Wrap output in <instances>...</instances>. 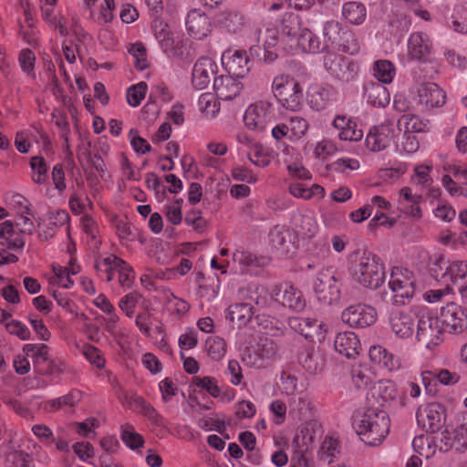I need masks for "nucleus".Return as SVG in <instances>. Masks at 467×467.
Returning <instances> with one entry per match:
<instances>
[{"label":"nucleus","mask_w":467,"mask_h":467,"mask_svg":"<svg viewBox=\"0 0 467 467\" xmlns=\"http://www.w3.org/2000/svg\"><path fill=\"white\" fill-rule=\"evenodd\" d=\"M444 410L442 405L437 402L420 407L416 412V420L426 431L436 432L442 426Z\"/></svg>","instance_id":"nucleus-20"},{"label":"nucleus","mask_w":467,"mask_h":467,"mask_svg":"<svg viewBox=\"0 0 467 467\" xmlns=\"http://www.w3.org/2000/svg\"><path fill=\"white\" fill-rule=\"evenodd\" d=\"M69 214L66 210H56L48 213L47 219L38 223L40 228L38 236L43 241H48L56 234L57 229L66 225L69 221Z\"/></svg>","instance_id":"nucleus-24"},{"label":"nucleus","mask_w":467,"mask_h":467,"mask_svg":"<svg viewBox=\"0 0 467 467\" xmlns=\"http://www.w3.org/2000/svg\"><path fill=\"white\" fill-rule=\"evenodd\" d=\"M332 126L337 130V137L340 140L358 141L363 137V132L358 129L357 123L347 116H336Z\"/></svg>","instance_id":"nucleus-32"},{"label":"nucleus","mask_w":467,"mask_h":467,"mask_svg":"<svg viewBox=\"0 0 467 467\" xmlns=\"http://www.w3.org/2000/svg\"><path fill=\"white\" fill-rule=\"evenodd\" d=\"M288 325L293 330L309 341L317 340L318 342H323L326 339L327 329L317 319L293 317L288 318Z\"/></svg>","instance_id":"nucleus-14"},{"label":"nucleus","mask_w":467,"mask_h":467,"mask_svg":"<svg viewBox=\"0 0 467 467\" xmlns=\"http://www.w3.org/2000/svg\"><path fill=\"white\" fill-rule=\"evenodd\" d=\"M332 126L337 130V137L340 140L358 141L363 137V132L358 129L357 123L347 116H336Z\"/></svg>","instance_id":"nucleus-31"},{"label":"nucleus","mask_w":467,"mask_h":467,"mask_svg":"<svg viewBox=\"0 0 467 467\" xmlns=\"http://www.w3.org/2000/svg\"><path fill=\"white\" fill-rule=\"evenodd\" d=\"M400 129L397 128L394 120L387 121L372 127L366 136V145L372 151H381L396 142Z\"/></svg>","instance_id":"nucleus-9"},{"label":"nucleus","mask_w":467,"mask_h":467,"mask_svg":"<svg viewBox=\"0 0 467 467\" xmlns=\"http://www.w3.org/2000/svg\"><path fill=\"white\" fill-rule=\"evenodd\" d=\"M373 76L378 83L390 84L396 76L395 65L387 59H379L374 62L372 67Z\"/></svg>","instance_id":"nucleus-41"},{"label":"nucleus","mask_w":467,"mask_h":467,"mask_svg":"<svg viewBox=\"0 0 467 467\" xmlns=\"http://www.w3.org/2000/svg\"><path fill=\"white\" fill-rule=\"evenodd\" d=\"M445 331L459 334L467 328V315L465 310L457 304H448L441 309L438 317Z\"/></svg>","instance_id":"nucleus-15"},{"label":"nucleus","mask_w":467,"mask_h":467,"mask_svg":"<svg viewBox=\"0 0 467 467\" xmlns=\"http://www.w3.org/2000/svg\"><path fill=\"white\" fill-rule=\"evenodd\" d=\"M446 332L438 317L424 314L418 321L417 339L425 343L429 349L439 346L443 341Z\"/></svg>","instance_id":"nucleus-10"},{"label":"nucleus","mask_w":467,"mask_h":467,"mask_svg":"<svg viewBox=\"0 0 467 467\" xmlns=\"http://www.w3.org/2000/svg\"><path fill=\"white\" fill-rule=\"evenodd\" d=\"M274 119L273 109L267 103H255L247 107L244 114V123L254 132L264 131Z\"/></svg>","instance_id":"nucleus-11"},{"label":"nucleus","mask_w":467,"mask_h":467,"mask_svg":"<svg viewBox=\"0 0 467 467\" xmlns=\"http://www.w3.org/2000/svg\"><path fill=\"white\" fill-rule=\"evenodd\" d=\"M245 155L254 165L262 168L268 166L273 160V151L259 143L246 151Z\"/></svg>","instance_id":"nucleus-43"},{"label":"nucleus","mask_w":467,"mask_h":467,"mask_svg":"<svg viewBox=\"0 0 467 467\" xmlns=\"http://www.w3.org/2000/svg\"><path fill=\"white\" fill-rule=\"evenodd\" d=\"M52 121L59 130V136L64 140V147L67 151L69 150V133L70 127L67 116L59 111H53L51 114Z\"/></svg>","instance_id":"nucleus-58"},{"label":"nucleus","mask_w":467,"mask_h":467,"mask_svg":"<svg viewBox=\"0 0 467 467\" xmlns=\"http://www.w3.org/2000/svg\"><path fill=\"white\" fill-rule=\"evenodd\" d=\"M31 179L36 184H44L47 181L48 166L41 156H34L30 160Z\"/></svg>","instance_id":"nucleus-47"},{"label":"nucleus","mask_w":467,"mask_h":467,"mask_svg":"<svg viewBox=\"0 0 467 467\" xmlns=\"http://www.w3.org/2000/svg\"><path fill=\"white\" fill-rule=\"evenodd\" d=\"M205 346L208 355L214 360H221L226 355V342L221 337L215 336L208 337Z\"/></svg>","instance_id":"nucleus-54"},{"label":"nucleus","mask_w":467,"mask_h":467,"mask_svg":"<svg viewBox=\"0 0 467 467\" xmlns=\"http://www.w3.org/2000/svg\"><path fill=\"white\" fill-rule=\"evenodd\" d=\"M299 361L303 368L311 374L321 371L324 367L322 356L314 349H307L301 353Z\"/></svg>","instance_id":"nucleus-44"},{"label":"nucleus","mask_w":467,"mask_h":467,"mask_svg":"<svg viewBox=\"0 0 467 467\" xmlns=\"http://www.w3.org/2000/svg\"><path fill=\"white\" fill-rule=\"evenodd\" d=\"M147 91L148 85L144 81L130 86L126 91L127 103L132 108L138 107L145 99Z\"/></svg>","instance_id":"nucleus-57"},{"label":"nucleus","mask_w":467,"mask_h":467,"mask_svg":"<svg viewBox=\"0 0 467 467\" xmlns=\"http://www.w3.org/2000/svg\"><path fill=\"white\" fill-rule=\"evenodd\" d=\"M215 24L228 32L236 33L241 29L243 17L234 11H223L215 17Z\"/></svg>","instance_id":"nucleus-42"},{"label":"nucleus","mask_w":467,"mask_h":467,"mask_svg":"<svg viewBox=\"0 0 467 467\" xmlns=\"http://www.w3.org/2000/svg\"><path fill=\"white\" fill-rule=\"evenodd\" d=\"M221 60L228 73L236 78H244L252 67L245 50L229 48L222 54Z\"/></svg>","instance_id":"nucleus-16"},{"label":"nucleus","mask_w":467,"mask_h":467,"mask_svg":"<svg viewBox=\"0 0 467 467\" xmlns=\"http://www.w3.org/2000/svg\"><path fill=\"white\" fill-rule=\"evenodd\" d=\"M272 91L280 105L289 111H298L303 106V88L299 82L287 75L275 77Z\"/></svg>","instance_id":"nucleus-4"},{"label":"nucleus","mask_w":467,"mask_h":467,"mask_svg":"<svg viewBox=\"0 0 467 467\" xmlns=\"http://www.w3.org/2000/svg\"><path fill=\"white\" fill-rule=\"evenodd\" d=\"M278 388L283 394L286 396H293L297 393V379L290 372L282 371L280 374Z\"/></svg>","instance_id":"nucleus-63"},{"label":"nucleus","mask_w":467,"mask_h":467,"mask_svg":"<svg viewBox=\"0 0 467 467\" xmlns=\"http://www.w3.org/2000/svg\"><path fill=\"white\" fill-rule=\"evenodd\" d=\"M233 259L243 266L259 267L265 264L264 258L258 257L252 252L244 249L236 250L233 254Z\"/></svg>","instance_id":"nucleus-59"},{"label":"nucleus","mask_w":467,"mask_h":467,"mask_svg":"<svg viewBox=\"0 0 467 467\" xmlns=\"http://www.w3.org/2000/svg\"><path fill=\"white\" fill-rule=\"evenodd\" d=\"M342 17L349 24L359 26L367 18V8L359 1H348L342 5Z\"/></svg>","instance_id":"nucleus-39"},{"label":"nucleus","mask_w":467,"mask_h":467,"mask_svg":"<svg viewBox=\"0 0 467 467\" xmlns=\"http://www.w3.org/2000/svg\"><path fill=\"white\" fill-rule=\"evenodd\" d=\"M353 276L362 286L377 289L385 281V267L379 256L364 253L354 268Z\"/></svg>","instance_id":"nucleus-3"},{"label":"nucleus","mask_w":467,"mask_h":467,"mask_svg":"<svg viewBox=\"0 0 467 467\" xmlns=\"http://www.w3.org/2000/svg\"><path fill=\"white\" fill-rule=\"evenodd\" d=\"M322 50L334 49L351 56L357 55L361 44L354 31L336 19L322 24Z\"/></svg>","instance_id":"nucleus-2"},{"label":"nucleus","mask_w":467,"mask_h":467,"mask_svg":"<svg viewBox=\"0 0 467 467\" xmlns=\"http://www.w3.org/2000/svg\"><path fill=\"white\" fill-rule=\"evenodd\" d=\"M391 332L400 338H409L414 332V320L410 313L405 311H392L389 317Z\"/></svg>","instance_id":"nucleus-25"},{"label":"nucleus","mask_w":467,"mask_h":467,"mask_svg":"<svg viewBox=\"0 0 467 467\" xmlns=\"http://www.w3.org/2000/svg\"><path fill=\"white\" fill-rule=\"evenodd\" d=\"M419 103L426 109L439 108L446 101L445 92L435 83H425L418 89Z\"/></svg>","instance_id":"nucleus-27"},{"label":"nucleus","mask_w":467,"mask_h":467,"mask_svg":"<svg viewBox=\"0 0 467 467\" xmlns=\"http://www.w3.org/2000/svg\"><path fill=\"white\" fill-rule=\"evenodd\" d=\"M97 269L107 274L108 282L112 281L117 275L118 283L123 290L130 289L136 279V273L132 266L115 254L103 258L97 264Z\"/></svg>","instance_id":"nucleus-6"},{"label":"nucleus","mask_w":467,"mask_h":467,"mask_svg":"<svg viewBox=\"0 0 467 467\" xmlns=\"http://www.w3.org/2000/svg\"><path fill=\"white\" fill-rule=\"evenodd\" d=\"M353 427L360 439L369 446H379L389 431V418L379 408H368L353 420Z\"/></svg>","instance_id":"nucleus-1"},{"label":"nucleus","mask_w":467,"mask_h":467,"mask_svg":"<svg viewBox=\"0 0 467 467\" xmlns=\"http://www.w3.org/2000/svg\"><path fill=\"white\" fill-rule=\"evenodd\" d=\"M432 42L428 34L413 32L407 41L408 58L418 63H428L431 60Z\"/></svg>","instance_id":"nucleus-13"},{"label":"nucleus","mask_w":467,"mask_h":467,"mask_svg":"<svg viewBox=\"0 0 467 467\" xmlns=\"http://www.w3.org/2000/svg\"><path fill=\"white\" fill-rule=\"evenodd\" d=\"M52 270L54 275L50 277L49 283L51 285H57L62 288L68 289L73 286L74 281L71 275L78 274L81 270L80 265L77 263L76 259L71 257L67 266H61L59 265H53Z\"/></svg>","instance_id":"nucleus-26"},{"label":"nucleus","mask_w":467,"mask_h":467,"mask_svg":"<svg viewBox=\"0 0 467 467\" xmlns=\"http://www.w3.org/2000/svg\"><path fill=\"white\" fill-rule=\"evenodd\" d=\"M420 196L412 193V190L409 187H403L400 191V198L398 201L399 209L406 215L410 217H420V208L419 203Z\"/></svg>","instance_id":"nucleus-38"},{"label":"nucleus","mask_w":467,"mask_h":467,"mask_svg":"<svg viewBox=\"0 0 467 467\" xmlns=\"http://www.w3.org/2000/svg\"><path fill=\"white\" fill-rule=\"evenodd\" d=\"M413 450L422 457L429 459L432 457L436 451L432 437L429 435H418L412 441Z\"/></svg>","instance_id":"nucleus-49"},{"label":"nucleus","mask_w":467,"mask_h":467,"mask_svg":"<svg viewBox=\"0 0 467 467\" xmlns=\"http://www.w3.org/2000/svg\"><path fill=\"white\" fill-rule=\"evenodd\" d=\"M115 1L103 0L98 15L94 13V18H90L99 25L110 23L114 19Z\"/></svg>","instance_id":"nucleus-61"},{"label":"nucleus","mask_w":467,"mask_h":467,"mask_svg":"<svg viewBox=\"0 0 467 467\" xmlns=\"http://www.w3.org/2000/svg\"><path fill=\"white\" fill-rule=\"evenodd\" d=\"M217 70L216 63L210 57H200L194 64L192 69V82L197 89H203L211 82Z\"/></svg>","instance_id":"nucleus-22"},{"label":"nucleus","mask_w":467,"mask_h":467,"mask_svg":"<svg viewBox=\"0 0 467 467\" xmlns=\"http://www.w3.org/2000/svg\"><path fill=\"white\" fill-rule=\"evenodd\" d=\"M378 317L374 307L366 304H355L345 308L341 319L351 327L364 328L373 325Z\"/></svg>","instance_id":"nucleus-12"},{"label":"nucleus","mask_w":467,"mask_h":467,"mask_svg":"<svg viewBox=\"0 0 467 467\" xmlns=\"http://www.w3.org/2000/svg\"><path fill=\"white\" fill-rule=\"evenodd\" d=\"M334 348L340 355L353 358L359 354L361 343L354 332L344 331L337 334Z\"/></svg>","instance_id":"nucleus-29"},{"label":"nucleus","mask_w":467,"mask_h":467,"mask_svg":"<svg viewBox=\"0 0 467 467\" xmlns=\"http://www.w3.org/2000/svg\"><path fill=\"white\" fill-rule=\"evenodd\" d=\"M289 47L291 49L311 54H317L323 51L318 36L306 26L301 33L297 35L295 42H292V45H290Z\"/></svg>","instance_id":"nucleus-34"},{"label":"nucleus","mask_w":467,"mask_h":467,"mask_svg":"<svg viewBox=\"0 0 467 467\" xmlns=\"http://www.w3.org/2000/svg\"><path fill=\"white\" fill-rule=\"evenodd\" d=\"M119 437L124 445L130 451H138L144 447V437L130 423L127 422L119 426Z\"/></svg>","instance_id":"nucleus-40"},{"label":"nucleus","mask_w":467,"mask_h":467,"mask_svg":"<svg viewBox=\"0 0 467 467\" xmlns=\"http://www.w3.org/2000/svg\"><path fill=\"white\" fill-rule=\"evenodd\" d=\"M218 97L206 92L202 93L198 99V109L206 118H213L220 111L221 105Z\"/></svg>","instance_id":"nucleus-46"},{"label":"nucleus","mask_w":467,"mask_h":467,"mask_svg":"<svg viewBox=\"0 0 467 467\" xmlns=\"http://www.w3.org/2000/svg\"><path fill=\"white\" fill-rule=\"evenodd\" d=\"M128 51L133 58V63L138 70L148 67L147 49L141 42H136L129 46Z\"/></svg>","instance_id":"nucleus-56"},{"label":"nucleus","mask_w":467,"mask_h":467,"mask_svg":"<svg viewBox=\"0 0 467 467\" xmlns=\"http://www.w3.org/2000/svg\"><path fill=\"white\" fill-rule=\"evenodd\" d=\"M271 298L279 302L284 306L297 312L302 311L306 306L303 293L297 287L288 283L276 286L271 294Z\"/></svg>","instance_id":"nucleus-18"},{"label":"nucleus","mask_w":467,"mask_h":467,"mask_svg":"<svg viewBox=\"0 0 467 467\" xmlns=\"http://www.w3.org/2000/svg\"><path fill=\"white\" fill-rule=\"evenodd\" d=\"M143 296L138 291H132L126 294L119 301V309L125 314L127 317H132L135 314L136 307L140 304Z\"/></svg>","instance_id":"nucleus-51"},{"label":"nucleus","mask_w":467,"mask_h":467,"mask_svg":"<svg viewBox=\"0 0 467 467\" xmlns=\"http://www.w3.org/2000/svg\"><path fill=\"white\" fill-rule=\"evenodd\" d=\"M290 411L298 415H306L311 411V400L305 392H298L289 400Z\"/></svg>","instance_id":"nucleus-55"},{"label":"nucleus","mask_w":467,"mask_h":467,"mask_svg":"<svg viewBox=\"0 0 467 467\" xmlns=\"http://www.w3.org/2000/svg\"><path fill=\"white\" fill-rule=\"evenodd\" d=\"M254 315V307L249 303H236L229 306L226 318L231 322L236 320L238 327H243L253 324Z\"/></svg>","instance_id":"nucleus-37"},{"label":"nucleus","mask_w":467,"mask_h":467,"mask_svg":"<svg viewBox=\"0 0 467 467\" xmlns=\"http://www.w3.org/2000/svg\"><path fill=\"white\" fill-rule=\"evenodd\" d=\"M336 98L337 91L329 85H314L309 88L307 94L310 108L317 111L325 109Z\"/></svg>","instance_id":"nucleus-23"},{"label":"nucleus","mask_w":467,"mask_h":467,"mask_svg":"<svg viewBox=\"0 0 467 467\" xmlns=\"http://www.w3.org/2000/svg\"><path fill=\"white\" fill-rule=\"evenodd\" d=\"M420 144L414 134L404 132L400 144H396V151L400 155H410L419 150Z\"/></svg>","instance_id":"nucleus-62"},{"label":"nucleus","mask_w":467,"mask_h":467,"mask_svg":"<svg viewBox=\"0 0 467 467\" xmlns=\"http://www.w3.org/2000/svg\"><path fill=\"white\" fill-rule=\"evenodd\" d=\"M440 269H444L441 275H439L434 268L432 269V272L435 275L436 280L447 287L449 286L451 288V285L467 276V262L464 261L446 263L441 260Z\"/></svg>","instance_id":"nucleus-21"},{"label":"nucleus","mask_w":467,"mask_h":467,"mask_svg":"<svg viewBox=\"0 0 467 467\" xmlns=\"http://www.w3.org/2000/svg\"><path fill=\"white\" fill-rule=\"evenodd\" d=\"M421 378L423 383H425V381L431 378H435L441 384L444 386L454 385L460 380V375L458 373L451 372L448 369H441L439 371L426 370L421 373Z\"/></svg>","instance_id":"nucleus-53"},{"label":"nucleus","mask_w":467,"mask_h":467,"mask_svg":"<svg viewBox=\"0 0 467 467\" xmlns=\"http://www.w3.org/2000/svg\"><path fill=\"white\" fill-rule=\"evenodd\" d=\"M368 356L370 361L388 371H395L400 368L399 358L379 345L372 346L369 348Z\"/></svg>","instance_id":"nucleus-35"},{"label":"nucleus","mask_w":467,"mask_h":467,"mask_svg":"<svg viewBox=\"0 0 467 467\" xmlns=\"http://www.w3.org/2000/svg\"><path fill=\"white\" fill-rule=\"evenodd\" d=\"M341 280L332 268L320 270L313 282V289L317 299L327 305H332L340 298Z\"/></svg>","instance_id":"nucleus-7"},{"label":"nucleus","mask_w":467,"mask_h":467,"mask_svg":"<svg viewBox=\"0 0 467 467\" xmlns=\"http://www.w3.org/2000/svg\"><path fill=\"white\" fill-rule=\"evenodd\" d=\"M389 287L392 293L390 301L396 306H405L410 302L415 292L413 273L400 266L391 270Z\"/></svg>","instance_id":"nucleus-5"},{"label":"nucleus","mask_w":467,"mask_h":467,"mask_svg":"<svg viewBox=\"0 0 467 467\" xmlns=\"http://www.w3.org/2000/svg\"><path fill=\"white\" fill-rule=\"evenodd\" d=\"M289 140L292 142L302 140L309 130V122L300 116H294L288 119Z\"/></svg>","instance_id":"nucleus-45"},{"label":"nucleus","mask_w":467,"mask_h":467,"mask_svg":"<svg viewBox=\"0 0 467 467\" xmlns=\"http://www.w3.org/2000/svg\"><path fill=\"white\" fill-rule=\"evenodd\" d=\"M24 234L20 233L10 220L0 223V244L13 250H21L26 244Z\"/></svg>","instance_id":"nucleus-33"},{"label":"nucleus","mask_w":467,"mask_h":467,"mask_svg":"<svg viewBox=\"0 0 467 467\" xmlns=\"http://www.w3.org/2000/svg\"><path fill=\"white\" fill-rule=\"evenodd\" d=\"M325 69L334 78L348 82L354 78L355 65L340 55L327 52L323 57Z\"/></svg>","instance_id":"nucleus-17"},{"label":"nucleus","mask_w":467,"mask_h":467,"mask_svg":"<svg viewBox=\"0 0 467 467\" xmlns=\"http://www.w3.org/2000/svg\"><path fill=\"white\" fill-rule=\"evenodd\" d=\"M243 88L242 83L233 75L215 77L213 89L219 99L231 100L234 99Z\"/></svg>","instance_id":"nucleus-28"},{"label":"nucleus","mask_w":467,"mask_h":467,"mask_svg":"<svg viewBox=\"0 0 467 467\" xmlns=\"http://www.w3.org/2000/svg\"><path fill=\"white\" fill-rule=\"evenodd\" d=\"M81 398V391L78 389H72L70 392L64 396L48 400L47 402V406H48V410L50 411L59 410L65 406L74 407L80 401Z\"/></svg>","instance_id":"nucleus-50"},{"label":"nucleus","mask_w":467,"mask_h":467,"mask_svg":"<svg viewBox=\"0 0 467 467\" xmlns=\"http://www.w3.org/2000/svg\"><path fill=\"white\" fill-rule=\"evenodd\" d=\"M290 229L293 233V242L299 244L301 242L308 241L316 236L318 232V223L313 212L296 211L291 217Z\"/></svg>","instance_id":"nucleus-8"},{"label":"nucleus","mask_w":467,"mask_h":467,"mask_svg":"<svg viewBox=\"0 0 467 467\" xmlns=\"http://www.w3.org/2000/svg\"><path fill=\"white\" fill-rule=\"evenodd\" d=\"M185 25L189 36L196 40H203L212 33L211 19L200 8H193L188 12Z\"/></svg>","instance_id":"nucleus-19"},{"label":"nucleus","mask_w":467,"mask_h":467,"mask_svg":"<svg viewBox=\"0 0 467 467\" xmlns=\"http://www.w3.org/2000/svg\"><path fill=\"white\" fill-rule=\"evenodd\" d=\"M363 96L367 103L376 108H385L389 104L390 93L384 86L374 81L364 85Z\"/></svg>","instance_id":"nucleus-30"},{"label":"nucleus","mask_w":467,"mask_h":467,"mask_svg":"<svg viewBox=\"0 0 467 467\" xmlns=\"http://www.w3.org/2000/svg\"><path fill=\"white\" fill-rule=\"evenodd\" d=\"M340 446L337 439L326 437L318 451L319 458L328 463H331L339 454Z\"/></svg>","instance_id":"nucleus-52"},{"label":"nucleus","mask_w":467,"mask_h":467,"mask_svg":"<svg viewBox=\"0 0 467 467\" xmlns=\"http://www.w3.org/2000/svg\"><path fill=\"white\" fill-rule=\"evenodd\" d=\"M304 28L297 15L294 13L285 15L280 27L281 40L289 47Z\"/></svg>","instance_id":"nucleus-36"},{"label":"nucleus","mask_w":467,"mask_h":467,"mask_svg":"<svg viewBox=\"0 0 467 467\" xmlns=\"http://www.w3.org/2000/svg\"><path fill=\"white\" fill-rule=\"evenodd\" d=\"M402 126L407 133H419L427 130V123L420 116L408 113L402 115L398 120V126Z\"/></svg>","instance_id":"nucleus-48"},{"label":"nucleus","mask_w":467,"mask_h":467,"mask_svg":"<svg viewBox=\"0 0 467 467\" xmlns=\"http://www.w3.org/2000/svg\"><path fill=\"white\" fill-rule=\"evenodd\" d=\"M287 234L288 230L285 225H274L268 234L270 244L276 249L285 247L287 243Z\"/></svg>","instance_id":"nucleus-60"},{"label":"nucleus","mask_w":467,"mask_h":467,"mask_svg":"<svg viewBox=\"0 0 467 467\" xmlns=\"http://www.w3.org/2000/svg\"><path fill=\"white\" fill-rule=\"evenodd\" d=\"M451 28L462 35L467 34V9L464 7H459L454 9L451 15Z\"/></svg>","instance_id":"nucleus-64"}]
</instances>
